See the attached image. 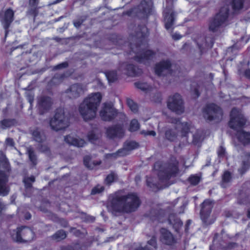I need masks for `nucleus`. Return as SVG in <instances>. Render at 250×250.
Here are the masks:
<instances>
[{"label":"nucleus","mask_w":250,"mask_h":250,"mask_svg":"<svg viewBox=\"0 0 250 250\" xmlns=\"http://www.w3.org/2000/svg\"><path fill=\"white\" fill-rule=\"evenodd\" d=\"M171 66V63L169 60L162 61L156 64L155 73L160 76L172 73Z\"/></svg>","instance_id":"obj_18"},{"label":"nucleus","mask_w":250,"mask_h":250,"mask_svg":"<svg viewBox=\"0 0 250 250\" xmlns=\"http://www.w3.org/2000/svg\"><path fill=\"white\" fill-rule=\"evenodd\" d=\"M63 78V74H57L51 80V83L52 84H57L60 83Z\"/></svg>","instance_id":"obj_46"},{"label":"nucleus","mask_w":250,"mask_h":250,"mask_svg":"<svg viewBox=\"0 0 250 250\" xmlns=\"http://www.w3.org/2000/svg\"><path fill=\"white\" fill-rule=\"evenodd\" d=\"M139 128V124L137 120H132L130 123L129 130L131 132L135 131Z\"/></svg>","instance_id":"obj_44"},{"label":"nucleus","mask_w":250,"mask_h":250,"mask_svg":"<svg viewBox=\"0 0 250 250\" xmlns=\"http://www.w3.org/2000/svg\"><path fill=\"white\" fill-rule=\"evenodd\" d=\"M156 239L154 237H152L151 239L148 241L147 245L144 248L139 247L136 248L134 250H155L157 249Z\"/></svg>","instance_id":"obj_29"},{"label":"nucleus","mask_w":250,"mask_h":250,"mask_svg":"<svg viewBox=\"0 0 250 250\" xmlns=\"http://www.w3.org/2000/svg\"><path fill=\"white\" fill-rule=\"evenodd\" d=\"M27 100H28V102L31 104L34 101V96L33 95H32L31 94H28L27 96Z\"/></svg>","instance_id":"obj_64"},{"label":"nucleus","mask_w":250,"mask_h":250,"mask_svg":"<svg viewBox=\"0 0 250 250\" xmlns=\"http://www.w3.org/2000/svg\"><path fill=\"white\" fill-rule=\"evenodd\" d=\"M117 175L114 173H111L108 175L105 179V182L107 184H110L113 182L117 179Z\"/></svg>","instance_id":"obj_48"},{"label":"nucleus","mask_w":250,"mask_h":250,"mask_svg":"<svg viewBox=\"0 0 250 250\" xmlns=\"http://www.w3.org/2000/svg\"><path fill=\"white\" fill-rule=\"evenodd\" d=\"M119 70L123 73L129 76L134 77L139 75L142 73V70L132 64L126 62L122 63L119 67Z\"/></svg>","instance_id":"obj_20"},{"label":"nucleus","mask_w":250,"mask_h":250,"mask_svg":"<svg viewBox=\"0 0 250 250\" xmlns=\"http://www.w3.org/2000/svg\"><path fill=\"white\" fill-rule=\"evenodd\" d=\"M85 87L81 83H75L66 90L67 96L70 99H76L83 94Z\"/></svg>","instance_id":"obj_17"},{"label":"nucleus","mask_w":250,"mask_h":250,"mask_svg":"<svg viewBox=\"0 0 250 250\" xmlns=\"http://www.w3.org/2000/svg\"><path fill=\"white\" fill-rule=\"evenodd\" d=\"M127 104L132 111H133L134 113L137 111V104L136 103H135L132 100L128 99L127 100Z\"/></svg>","instance_id":"obj_43"},{"label":"nucleus","mask_w":250,"mask_h":250,"mask_svg":"<svg viewBox=\"0 0 250 250\" xmlns=\"http://www.w3.org/2000/svg\"><path fill=\"white\" fill-rule=\"evenodd\" d=\"M66 237V233L63 230H59L57 231L51 237L52 239L57 241H60L64 239Z\"/></svg>","instance_id":"obj_37"},{"label":"nucleus","mask_w":250,"mask_h":250,"mask_svg":"<svg viewBox=\"0 0 250 250\" xmlns=\"http://www.w3.org/2000/svg\"><path fill=\"white\" fill-rule=\"evenodd\" d=\"M172 38L175 40H178L181 38L182 36L178 33H174L172 36Z\"/></svg>","instance_id":"obj_62"},{"label":"nucleus","mask_w":250,"mask_h":250,"mask_svg":"<svg viewBox=\"0 0 250 250\" xmlns=\"http://www.w3.org/2000/svg\"><path fill=\"white\" fill-rule=\"evenodd\" d=\"M248 161L249 162H246L243 161L242 164V166L241 168H240L238 169V171H239L240 173L241 174H243L245 172V171L249 168V167L250 166V153H248L247 154Z\"/></svg>","instance_id":"obj_41"},{"label":"nucleus","mask_w":250,"mask_h":250,"mask_svg":"<svg viewBox=\"0 0 250 250\" xmlns=\"http://www.w3.org/2000/svg\"><path fill=\"white\" fill-rule=\"evenodd\" d=\"M167 105L168 108L177 114H181L185 111V106L182 96L175 93L169 97Z\"/></svg>","instance_id":"obj_9"},{"label":"nucleus","mask_w":250,"mask_h":250,"mask_svg":"<svg viewBox=\"0 0 250 250\" xmlns=\"http://www.w3.org/2000/svg\"><path fill=\"white\" fill-rule=\"evenodd\" d=\"M53 101L52 99L48 96H42L38 99V106L41 114H43L49 111L52 106Z\"/></svg>","instance_id":"obj_19"},{"label":"nucleus","mask_w":250,"mask_h":250,"mask_svg":"<svg viewBox=\"0 0 250 250\" xmlns=\"http://www.w3.org/2000/svg\"><path fill=\"white\" fill-rule=\"evenodd\" d=\"M6 144L7 145L13 146H14V142L12 138H8L6 139Z\"/></svg>","instance_id":"obj_57"},{"label":"nucleus","mask_w":250,"mask_h":250,"mask_svg":"<svg viewBox=\"0 0 250 250\" xmlns=\"http://www.w3.org/2000/svg\"><path fill=\"white\" fill-rule=\"evenodd\" d=\"M50 127L53 130L58 131L65 129L69 125V119L63 108L56 110L54 116L49 122Z\"/></svg>","instance_id":"obj_4"},{"label":"nucleus","mask_w":250,"mask_h":250,"mask_svg":"<svg viewBox=\"0 0 250 250\" xmlns=\"http://www.w3.org/2000/svg\"><path fill=\"white\" fill-rule=\"evenodd\" d=\"M196 42L202 53L211 48L214 43L213 38L211 35L200 36L196 40Z\"/></svg>","instance_id":"obj_16"},{"label":"nucleus","mask_w":250,"mask_h":250,"mask_svg":"<svg viewBox=\"0 0 250 250\" xmlns=\"http://www.w3.org/2000/svg\"><path fill=\"white\" fill-rule=\"evenodd\" d=\"M165 28L167 30L171 31L175 19V14L173 11L172 5L170 3L166 5L163 12Z\"/></svg>","instance_id":"obj_13"},{"label":"nucleus","mask_w":250,"mask_h":250,"mask_svg":"<svg viewBox=\"0 0 250 250\" xmlns=\"http://www.w3.org/2000/svg\"><path fill=\"white\" fill-rule=\"evenodd\" d=\"M95 220V218L93 216L87 215L85 216V221L88 222H93Z\"/></svg>","instance_id":"obj_60"},{"label":"nucleus","mask_w":250,"mask_h":250,"mask_svg":"<svg viewBox=\"0 0 250 250\" xmlns=\"http://www.w3.org/2000/svg\"><path fill=\"white\" fill-rule=\"evenodd\" d=\"M17 122L15 119H4L0 122V128L5 129L15 125Z\"/></svg>","instance_id":"obj_31"},{"label":"nucleus","mask_w":250,"mask_h":250,"mask_svg":"<svg viewBox=\"0 0 250 250\" xmlns=\"http://www.w3.org/2000/svg\"><path fill=\"white\" fill-rule=\"evenodd\" d=\"M188 180L191 185L195 186L199 183L200 177L197 175H192L189 178Z\"/></svg>","instance_id":"obj_47"},{"label":"nucleus","mask_w":250,"mask_h":250,"mask_svg":"<svg viewBox=\"0 0 250 250\" xmlns=\"http://www.w3.org/2000/svg\"><path fill=\"white\" fill-rule=\"evenodd\" d=\"M146 31H147V29L145 27H144L142 28V33H138L137 34V36L138 37H143V38H144L145 36H146V35L145 34H144L143 33H144Z\"/></svg>","instance_id":"obj_58"},{"label":"nucleus","mask_w":250,"mask_h":250,"mask_svg":"<svg viewBox=\"0 0 250 250\" xmlns=\"http://www.w3.org/2000/svg\"><path fill=\"white\" fill-rule=\"evenodd\" d=\"M145 45L140 44L139 45H131V51L130 54L134 53L135 55L133 57L134 59L139 62L146 63L147 61L153 59L155 55L154 51L146 49L144 48Z\"/></svg>","instance_id":"obj_7"},{"label":"nucleus","mask_w":250,"mask_h":250,"mask_svg":"<svg viewBox=\"0 0 250 250\" xmlns=\"http://www.w3.org/2000/svg\"><path fill=\"white\" fill-rule=\"evenodd\" d=\"M14 12L10 8L7 9L1 20V24L5 30V36L8 34V29L14 20Z\"/></svg>","instance_id":"obj_21"},{"label":"nucleus","mask_w":250,"mask_h":250,"mask_svg":"<svg viewBox=\"0 0 250 250\" xmlns=\"http://www.w3.org/2000/svg\"><path fill=\"white\" fill-rule=\"evenodd\" d=\"M125 155H126V153L125 151V150L120 149L115 153L107 154L106 155V157L108 159H109V158L116 159L119 157L124 156Z\"/></svg>","instance_id":"obj_38"},{"label":"nucleus","mask_w":250,"mask_h":250,"mask_svg":"<svg viewBox=\"0 0 250 250\" xmlns=\"http://www.w3.org/2000/svg\"><path fill=\"white\" fill-rule=\"evenodd\" d=\"M231 180V176L230 172L225 171L222 176L221 186L223 188H226L229 186Z\"/></svg>","instance_id":"obj_33"},{"label":"nucleus","mask_w":250,"mask_h":250,"mask_svg":"<svg viewBox=\"0 0 250 250\" xmlns=\"http://www.w3.org/2000/svg\"><path fill=\"white\" fill-rule=\"evenodd\" d=\"M23 182L26 188H30L32 187V183L29 181H26V178L24 179Z\"/></svg>","instance_id":"obj_63"},{"label":"nucleus","mask_w":250,"mask_h":250,"mask_svg":"<svg viewBox=\"0 0 250 250\" xmlns=\"http://www.w3.org/2000/svg\"><path fill=\"white\" fill-rule=\"evenodd\" d=\"M83 22V20H78L73 22L74 25L76 28H78L80 26Z\"/></svg>","instance_id":"obj_59"},{"label":"nucleus","mask_w":250,"mask_h":250,"mask_svg":"<svg viewBox=\"0 0 250 250\" xmlns=\"http://www.w3.org/2000/svg\"><path fill=\"white\" fill-rule=\"evenodd\" d=\"M5 205L0 200V215L1 214L2 211L5 209Z\"/></svg>","instance_id":"obj_61"},{"label":"nucleus","mask_w":250,"mask_h":250,"mask_svg":"<svg viewBox=\"0 0 250 250\" xmlns=\"http://www.w3.org/2000/svg\"><path fill=\"white\" fill-rule=\"evenodd\" d=\"M39 0H29V5L34 9H36L38 5Z\"/></svg>","instance_id":"obj_54"},{"label":"nucleus","mask_w":250,"mask_h":250,"mask_svg":"<svg viewBox=\"0 0 250 250\" xmlns=\"http://www.w3.org/2000/svg\"><path fill=\"white\" fill-rule=\"evenodd\" d=\"M0 167L8 170L9 166L7 159L2 151H0Z\"/></svg>","instance_id":"obj_35"},{"label":"nucleus","mask_w":250,"mask_h":250,"mask_svg":"<svg viewBox=\"0 0 250 250\" xmlns=\"http://www.w3.org/2000/svg\"><path fill=\"white\" fill-rule=\"evenodd\" d=\"M87 138L89 141L94 142L99 138V135L96 133L94 131H92L88 133Z\"/></svg>","instance_id":"obj_45"},{"label":"nucleus","mask_w":250,"mask_h":250,"mask_svg":"<svg viewBox=\"0 0 250 250\" xmlns=\"http://www.w3.org/2000/svg\"><path fill=\"white\" fill-rule=\"evenodd\" d=\"M203 132L201 130H197L193 135V143L197 144L203 140Z\"/></svg>","instance_id":"obj_40"},{"label":"nucleus","mask_w":250,"mask_h":250,"mask_svg":"<svg viewBox=\"0 0 250 250\" xmlns=\"http://www.w3.org/2000/svg\"><path fill=\"white\" fill-rule=\"evenodd\" d=\"M173 126L167 128L165 131L166 138L171 142L175 141L180 133L182 136H186L189 132V125L188 122H182L179 119L172 118L169 121Z\"/></svg>","instance_id":"obj_3"},{"label":"nucleus","mask_w":250,"mask_h":250,"mask_svg":"<svg viewBox=\"0 0 250 250\" xmlns=\"http://www.w3.org/2000/svg\"><path fill=\"white\" fill-rule=\"evenodd\" d=\"M146 182L147 186L151 188H158L160 187L159 185L157 183H153L152 181H151V179H147Z\"/></svg>","instance_id":"obj_52"},{"label":"nucleus","mask_w":250,"mask_h":250,"mask_svg":"<svg viewBox=\"0 0 250 250\" xmlns=\"http://www.w3.org/2000/svg\"><path fill=\"white\" fill-rule=\"evenodd\" d=\"M106 77L109 82H113L118 78L117 72L114 71L107 72L106 74Z\"/></svg>","instance_id":"obj_42"},{"label":"nucleus","mask_w":250,"mask_h":250,"mask_svg":"<svg viewBox=\"0 0 250 250\" xmlns=\"http://www.w3.org/2000/svg\"><path fill=\"white\" fill-rule=\"evenodd\" d=\"M151 100L155 103L160 102L161 100V94L160 93L156 92L153 94L151 96Z\"/></svg>","instance_id":"obj_50"},{"label":"nucleus","mask_w":250,"mask_h":250,"mask_svg":"<svg viewBox=\"0 0 250 250\" xmlns=\"http://www.w3.org/2000/svg\"><path fill=\"white\" fill-rule=\"evenodd\" d=\"M213 206L212 202L209 200H205L202 205L200 212L201 219L205 225H209L214 222V220L210 218Z\"/></svg>","instance_id":"obj_12"},{"label":"nucleus","mask_w":250,"mask_h":250,"mask_svg":"<svg viewBox=\"0 0 250 250\" xmlns=\"http://www.w3.org/2000/svg\"><path fill=\"white\" fill-rule=\"evenodd\" d=\"M104 190V187L102 186L98 185L95 188H94L92 191H91V194H96L98 193H100L102 192H103Z\"/></svg>","instance_id":"obj_51"},{"label":"nucleus","mask_w":250,"mask_h":250,"mask_svg":"<svg viewBox=\"0 0 250 250\" xmlns=\"http://www.w3.org/2000/svg\"><path fill=\"white\" fill-rule=\"evenodd\" d=\"M68 66V63L66 62L61 63L55 66V69H61L62 68H65Z\"/></svg>","instance_id":"obj_55"},{"label":"nucleus","mask_w":250,"mask_h":250,"mask_svg":"<svg viewBox=\"0 0 250 250\" xmlns=\"http://www.w3.org/2000/svg\"><path fill=\"white\" fill-rule=\"evenodd\" d=\"M140 204L139 198L135 193L121 195L116 193L109 197L107 208L113 215L119 216L135 211Z\"/></svg>","instance_id":"obj_1"},{"label":"nucleus","mask_w":250,"mask_h":250,"mask_svg":"<svg viewBox=\"0 0 250 250\" xmlns=\"http://www.w3.org/2000/svg\"><path fill=\"white\" fill-rule=\"evenodd\" d=\"M141 133L145 135H150L154 136L156 135V132L154 131H142Z\"/></svg>","instance_id":"obj_56"},{"label":"nucleus","mask_w":250,"mask_h":250,"mask_svg":"<svg viewBox=\"0 0 250 250\" xmlns=\"http://www.w3.org/2000/svg\"><path fill=\"white\" fill-rule=\"evenodd\" d=\"M160 241L163 244L168 246L176 243V239L171 232L164 228L161 229Z\"/></svg>","instance_id":"obj_22"},{"label":"nucleus","mask_w":250,"mask_h":250,"mask_svg":"<svg viewBox=\"0 0 250 250\" xmlns=\"http://www.w3.org/2000/svg\"><path fill=\"white\" fill-rule=\"evenodd\" d=\"M138 146V144L136 142L129 141V142H126L125 144V145L124 146V147L121 149L125 150V152L126 155L128 154L129 151L137 148Z\"/></svg>","instance_id":"obj_32"},{"label":"nucleus","mask_w":250,"mask_h":250,"mask_svg":"<svg viewBox=\"0 0 250 250\" xmlns=\"http://www.w3.org/2000/svg\"><path fill=\"white\" fill-rule=\"evenodd\" d=\"M38 150L42 153L49 154L50 153V149L46 145H41L38 147Z\"/></svg>","instance_id":"obj_49"},{"label":"nucleus","mask_w":250,"mask_h":250,"mask_svg":"<svg viewBox=\"0 0 250 250\" xmlns=\"http://www.w3.org/2000/svg\"><path fill=\"white\" fill-rule=\"evenodd\" d=\"M106 134L110 139L121 138L124 135V130L121 125L112 126L107 128Z\"/></svg>","instance_id":"obj_23"},{"label":"nucleus","mask_w":250,"mask_h":250,"mask_svg":"<svg viewBox=\"0 0 250 250\" xmlns=\"http://www.w3.org/2000/svg\"><path fill=\"white\" fill-rule=\"evenodd\" d=\"M25 154L28 156L31 164L33 166H36L38 164V160L34 148L31 146L26 147Z\"/></svg>","instance_id":"obj_26"},{"label":"nucleus","mask_w":250,"mask_h":250,"mask_svg":"<svg viewBox=\"0 0 250 250\" xmlns=\"http://www.w3.org/2000/svg\"><path fill=\"white\" fill-rule=\"evenodd\" d=\"M134 84L137 88L140 89L146 93L150 91H153V88L146 83L137 82L135 83Z\"/></svg>","instance_id":"obj_34"},{"label":"nucleus","mask_w":250,"mask_h":250,"mask_svg":"<svg viewBox=\"0 0 250 250\" xmlns=\"http://www.w3.org/2000/svg\"><path fill=\"white\" fill-rule=\"evenodd\" d=\"M11 235L12 239L17 242H29L32 241L34 237L33 231L26 227H22L17 230H13L11 232Z\"/></svg>","instance_id":"obj_8"},{"label":"nucleus","mask_w":250,"mask_h":250,"mask_svg":"<svg viewBox=\"0 0 250 250\" xmlns=\"http://www.w3.org/2000/svg\"><path fill=\"white\" fill-rule=\"evenodd\" d=\"M168 221L176 231H178L183 226V223L181 220L174 214L169 216Z\"/></svg>","instance_id":"obj_28"},{"label":"nucleus","mask_w":250,"mask_h":250,"mask_svg":"<svg viewBox=\"0 0 250 250\" xmlns=\"http://www.w3.org/2000/svg\"><path fill=\"white\" fill-rule=\"evenodd\" d=\"M245 0H232V7L235 11L242 9Z\"/></svg>","instance_id":"obj_39"},{"label":"nucleus","mask_w":250,"mask_h":250,"mask_svg":"<svg viewBox=\"0 0 250 250\" xmlns=\"http://www.w3.org/2000/svg\"><path fill=\"white\" fill-rule=\"evenodd\" d=\"M152 7L151 0H144L134 11L140 18H145L151 12Z\"/></svg>","instance_id":"obj_15"},{"label":"nucleus","mask_w":250,"mask_h":250,"mask_svg":"<svg viewBox=\"0 0 250 250\" xmlns=\"http://www.w3.org/2000/svg\"><path fill=\"white\" fill-rule=\"evenodd\" d=\"M83 163L87 168L93 169L95 166L99 165L100 162H92L91 157L89 156H86L83 158Z\"/></svg>","instance_id":"obj_36"},{"label":"nucleus","mask_w":250,"mask_h":250,"mask_svg":"<svg viewBox=\"0 0 250 250\" xmlns=\"http://www.w3.org/2000/svg\"><path fill=\"white\" fill-rule=\"evenodd\" d=\"M222 115L221 109L213 104H208L203 111L204 118L209 121L218 122L222 119Z\"/></svg>","instance_id":"obj_10"},{"label":"nucleus","mask_w":250,"mask_h":250,"mask_svg":"<svg viewBox=\"0 0 250 250\" xmlns=\"http://www.w3.org/2000/svg\"><path fill=\"white\" fill-rule=\"evenodd\" d=\"M230 116L229 126L230 128L236 130L245 124L246 119L240 110L233 108L230 112Z\"/></svg>","instance_id":"obj_11"},{"label":"nucleus","mask_w":250,"mask_h":250,"mask_svg":"<svg viewBox=\"0 0 250 250\" xmlns=\"http://www.w3.org/2000/svg\"><path fill=\"white\" fill-rule=\"evenodd\" d=\"M117 114V111L113 107L112 103H104L100 112L101 118L105 121L112 120Z\"/></svg>","instance_id":"obj_14"},{"label":"nucleus","mask_w":250,"mask_h":250,"mask_svg":"<svg viewBox=\"0 0 250 250\" xmlns=\"http://www.w3.org/2000/svg\"><path fill=\"white\" fill-rule=\"evenodd\" d=\"M229 15L228 6L222 7L220 12L210 21L209 25V30L213 32L220 33L222 28L225 25Z\"/></svg>","instance_id":"obj_6"},{"label":"nucleus","mask_w":250,"mask_h":250,"mask_svg":"<svg viewBox=\"0 0 250 250\" xmlns=\"http://www.w3.org/2000/svg\"><path fill=\"white\" fill-rule=\"evenodd\" d=\"M154 169L158 171V175L162 182L168 180L178 171L177 163L173 164H162L158 162L154 164Z\"/></svg>","instance_id":"obj_5"},{"label":"nucleus","mask_w":250,"mask_h":250,"mask_svg":"<svg viewBox=\"0 0 250 250\" xmlns=\"http://www.w3.org/2000/svg\"><path fill=\"white\" fill-rule=\"evenodd\" d=\"M7 182V176L4 172L0 171V196H5L8 194L9 188Z\"/></svg>","instance_id":"obj_24"},{"label":"nucleus","mask_w":250,"mask_h":250,"mask_svg":"<svg viewBox=\"0 0 250 250\" xmlns=\"http://www.w3.org/2000/svg\"><path fill=\"white\" fill-rule=\"evenodd\" d=\"M101 100L102 95L99 92L92 93L84 99L78 108L83 120L88 121L95 118Z\"/></svg>","instance_id":"obj_2"},{"label":"nucleus","mask_w":250,"mask_h":250,"mask_svg":"<svg viewBox=\"0 0 250 250\" xmlns=\"http://www.w3.org/2000/svg\"><path fill=\"white\" fill-rule=\"evenodd\" d=\"M33 139L36 142L42 143L46 140L44 132L39 128H35L31 131Z\"/></svg>","instance_id":"obj_27"},{"label":"nucleus","mask_w":250,"mask_h":250,"mask_svg":"<svg viewBox=\"0 0 250 250\" xmlns=\"http://www.w3.org/2000/svg\"><path fill=\"white\" fill-rule=\"evenodd\" d=\"M239 140L244 144H248L250 142V133L243 130L240 131L237 133Z\"/></svg>","instance_id":"obj_30"},{"label":"nucleus","mask_w":250,"mask_h":250,"mask_svg":"<svg viewBox=\"0 0 250 250\" xmlns=\"http://www.w3.org/2000/svg\"><path fill=\"white\" fill-rule=\"evenodd\" d=\"M226 150L225 148L222 146H220L218 150V154L219 157H223L225 156Z\"/></svg>","instance_id":"obj_53"},{"label":"nucleus","mask_w":250,"mask_h":250,"mask_svg":"<svg viewBox=\"0 0 250 250\" xmlns=\"http://www.w3.org/2000/svg\"><path fill=\"white\" fill-rule=\"evenodd\" d=\"M64 141L68 144L77 147H83L85 144V141L74 134H70L64 138Z\"/></svg>","instance_id":"obj_25"}]
</instances>
